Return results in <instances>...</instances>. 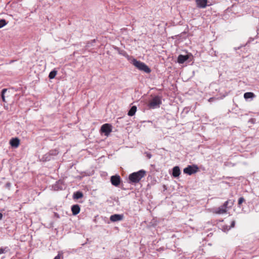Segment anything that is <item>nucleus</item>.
<instances>
[{
    "label": "nucleus",
    "instance_id": "22",
    "mask_svg": "<svg viewBox=\"0 0 259 259\" xmlns=\"http://www.w3.org/2000/svg\"><path fill=\"white\" fill-rule=\"evenodd\" d=\"M245 201L244 198L243 197H241L239 198L238 205L240 206V205Z\"/></svg>",
    "mask_w": 259,
    "mask_h": 259
},
{
    "label": "nucleus",
    "instance_id": "16",
    "mask_svg": "<svg viewBox=\"0 0 259 259\" xmlns=\"http://www.w3.org/2000/svg\"><path fill=\"white\" fill-rule=\"evenodd\" d=\"M136 111L137 107L136 106H133L128 111L127 114L128 116H132L135 114Z\"/></svg>",
    "mask_w": 259,
    "mask_h": 259
},
{
    "label": "nucleus",
    "instance_id": "19",
    "mask_svg": "<svg viewBox=\"0 0 259 259\" xmlns=\"http://www.w3.org/2000/svg\"><path fill=\"white\" fill-rule=\"evenodd\" d=\"M57 71L56 70H54L52 71L49 73V77L50 79L54 78L55 77L56 75H57Z\"/></svg>",
    "mask_w": 259,
    "mask_h": 259
},
{
    "label": "nucleus",
    "instance_id": "10",
    "mask_svg": "<svg viewBox=\"0 0 259 259\" xmlns=\"http://www.w3.org/2000/svg\"><path fill=\"white\" fill-rule=\"evenodd\" d=\"M111 184L117 187L119 185H121V187L124 189H128V188H124V185L121 182V179H110Z\"/></svg>",
    "mask_w": 259,
    "mask_h": 259
},
{
    "label": "nucleus",
    "instance_id": "23",
    "mask_svg": "<svg viewBox=\"0 0 259 259\" xmlns=\"http://www.w3.org/2000/svg\"><path fill=\"white\" fill-rule=\"evenodd\" d=\"M7 89H4L2 90V100L4 102H5V96H4V93L7 91Z\"/></svg>",
    "mask_w": 259,
    "mask_h": 259
},
{
    "label": "nucleus",
    "instance_id": "29",
    "mask_svg": "<svg viewBox=\"0 0 259 259\" xmlns=\"http://www.w3.org/2000/svg\"><path fill=\"white\" fill-rule=\"evenodd\" d=\"M10 186H11V183H7L6 184V187L7 188H9L10 187Z\"/></svg>",
    "mask_w": 259,
    "mask_h": 259
},
{
    "label": "nucleus",
    "instance_id": "17",
    "mask_svg": "<svg viewBox=\"0 0 259 259\" xmlns=\"http://www.w3.org/2000/svg\"><path fill=\"white\" fill-rule=\"evenodd\" d=\"M127 183L131 185H135L139 183L141 179H126Z\"/></svg>",
    "mask_w": 259,
    "mask_h": 259
},
{
    "label": "nucleus",
    "instance_id": "4",
    "mask_svg": "<svg viewBox=\"0 0 259 259\" xmlns=\"http://www.w3.org/2000/svg\"><path fill=\"white\" fill-rule=\"evenodd\" d=\"M100 132L104 133L106 136H108L112 132V126L110 124L105 123L103 124L101 127Z\"/></svg>",
    "mask_w": 259,
    "mask_h": 259
},
{
    "label": "nucleus",
    "instance_id": "3",
    "mask_svg": "<svg viewBox=\"0 0 259 259\" xmlns=\"http://www.w3.org/2000/svg\"><path fill=\"white\" fill-rule=\"evenodd\" d=\"M52 189L54 191L62 190L66 188V185L64 182V179H59L56 182L55 184L52 185Z\"/></svg>",
    "mask_w": 259,
    "mask_h": 259
},
{
    "label": "nucleus",
    "instance_id": "15",
    "mask_svg": "<svg viewBox=\"0 0 259 259\" xmlns=\"http://www.w3.org/2000/svg\"><path fill=\"white\" fill-rule=\"evenodd\" d=\"M83 196V193L82 192L78 191L73 193V198L74 199H78L82 198Z\"/></svg>",
    "mask_w": 259,
    "mask_h": 259
},
{
    "label": "nucleus",
    "instance_id": "26",
    "mask_svg": "<svg viewBox=\"0 0 259 259\" xmlns=\"http://www.w3.org/2000/svg\"><path fill=\"white\" fill-rule=\"evenodd\" d=\"M229 200H227L224 202V203L223 204L224 206H225L226 209L228 208V205L229 204Z\"/></svg>",
    "mask_w": 259,
    "mask_h": 259
},
{
    "label": "nucleus",
    "instance_id": "6",
    "mask_svg": "<svg viewBox=\"0 0 259 259\" xmlns=\"http://www.w3.org/2000/svg\"><path fill=\"white\" fill-rule=\"evenodd\" d=\"M146 176V171L144 170H140L137 172L131 174L128 178H143Z\"/></svg>",
    "mask_w": 259,
    "mask_h": 259
},
{
    "label": "nucleus",
    "instance_id": "9",
    "mask_svg": "<svg viewBox=\"0 0 259 259\" xmlns=\"http://www.w3.org/2000/svg\"><path fill=\"white\" fill-rule=\"evenodd\" d=\"M197 7L199 8H205L207 6V0H195Z\"/></svg>",
    "mask_w": 259,
    "mask_h": 259
},
{
    "label": "nucleus",
    "instance_id": "8",
    "mask_svg": "<svg viewBox=\"0 0 259 259\" xmlns=\"http://www.w3.org/2000/svg\"><path fill=\"white\" fill-rule=\"evenodd\" d=\"M20 144V141L18 138H12L10 141V144L13 148H18Z\"/></svg>",
    "mask_w": 259,
    "mask_h": 259
},
{
    "label": "nucleus",
    "instance_id": "32",
    "mask_svg": "<svg viewBox=\"0 0 259 259\" xmlns=\"http://www.w3.org/2000/svg\"><path fill=\"white\" fill-rule=\"evenodd\" d=\"M114 259H119V258H114Z\"/></svg>",
    "mask_w": 259,
    "mask_h": 259
},
{
    "label": "nucleus",
    "instance_id": "5",
    "mask_svg": "<svg viewBox=\"0 0 259 259\" xmlns=\"http://www.w3.org/2000/svg\"><path fill=\"white\" fill-rule=\"evenodd\" d=\"M183 171L185 174L191 175L197 172L198 171V167L195 165H188L184 169Z\"/></svg>",
    "mask_w": 259,
    "mask_h": 259
},
{
    "label": "nucleus",
    "instance_id": "18",
    "mask_svg": "<svg viewBox=\"0 0 259 259\" xmlns=\"http://www.w3.org/2000/svg\"><path fill=\"white\" fill-rule=\"evenodd\" d=\"M254 95L251 92H247L244 94V98L246 99L254 97Z\"/></svg>",
    "mask_w": 259,
    "mask_h": 259
},
{
    "label": "nucleus",
    "instance_id": "1",
    "mask_svg": "<svg viewBox=\"0 0 259 259\" xmlns=\"http://www.w3.org/2000/svg\"><path fill=\"white\" fill-rule=\"evenodd\" d=\"M132 63L137 68L141 71L147 73H149L151 71V69L147 65L140 61L134 59L132 60Z\"/></svg>",
    "mask_w": 259,
    "mask_h": 259
},
{
    "label": "nucleus",
    "instance_id": "20",
    "mask_svg": "<svg viewBox=\"0 0 259 259\" xmlns=\"http://www.w3.org/2000/svg\"><path fill=\"white\" fill-rule=\"evenodd\" d=\"M9 250V249L8 247H6L4 248H0V254L5 253L8 252Z\"/></svg>",
    "mask_w": 259,
    "mask_h": 259
},
{
    "label": "nucleus",
    "instance_id": "21",
    "mask_svg": "<svg viewBox=\"0 0 259 259\" xmlns=\"http://www.w3.org/2000/svg\"><path fill=\"white\" fill-rule=\"evenodd\" d=\"M7 24V23L5 19L0 20V28L5 26Z\"/></svg>",
    "mask_w": 259,
    "mask_h": 259
},
{
    "label": "nucleus",
    "instance_id": "14",
    "mask_svg": "<svg viewBox=\"0 0 259 259\" xmlns=\"http://www.w3.org/2000/svg\"><path fill=\"white\" fill-rule=\"evenodd\" d=\"M180 174V169L179 166H175L172 169V176L174 177H178Z\"/></svg>",
    "mask_w": 259,
    "mask_h": 259
},
{
    "label": "nucleus",
    "instance_id": "2",
    "mask_svg": "<svg viewBox=\"0 0 259 259\" xmlns=\"http://www.w3.org/2000/svg\"><path fill=\"white\" fill-rule=\"evenodd\" d=\"M161 104V98L158 96H156L153 97L149 101L148 106L150 108L155 109L159 107Z\"/></svg>",
    "mask_w": 259,
    "mask_h": 259
},
{
    "label": "nucleus",
    "instance_id": "25",
    "mask_svg": "<svg viewBox=\"0 0 259 259\" xmlns=\"http://www.w3.org/2000/svg\"><path fill=\"white\" fill-rule=\"evenodd\" d=\"M62 255V253H59L57 256L55 257L54 259H61V256Z\"/></svg>",
    "mask_w": 259,
    "mask_h": 259
},
{
    "label": "nucleus",
    "instance_id": "27",
    "mask_svg": "<svg viewBox=\"0 0 259 259\" xmlns=\"http://www.w3.org/2000/svg\"><path fill=\"white\" fill-rule=\"evenodd\" d=\"M110 178H120V176L118 175L112 176Z\"/></svg>",
    "mask_w": 259,
    "mask_h": 259
},
{
    "label": "nucleus",
    "instance_id": "11",
    "mask_svg": "<svg viewBox=\"0 0 259 259\" xmlns=\"http://www.w3.org/2000/svg\"><path fill=\"white\" fill-rule=\"evenodd\" d=\"M80 208L78 204H74L71 206V211L73 215H76L80 212Z\"/></svg>",
    "mask_w": 259,
    "mask_h": 259
},
{
    "label": "nucleus",
    "instance_id": "12",
    "mask_svg": "<svg viewBox=\"0 0 259 259\" xmlns=\"http://www.w3.org/2000/svg\"><path fill=\"white\" fill-rule=\"evenodd\" d=\"M189 57L188 55H180L178 58V62L180 64L184 63L189 59Z\"/></svg>",
    "mask_w": 259,
    "mask_h": 259
},
{
    "label": "nucleus",
    "instance_id": "28",
    "mask_svg": "<svg viewBox=\"0 0 259 259\" xmlns=\"http://www.w3.org/2000/svg\"><path fill=\"white\" fill-rule=\"evenodd\" d=\"M54 216L56 218H58V219L60 218L59 214L58 213H57V212H54Z\"/></svg>",
    "mask_w": 259,
    "mask_h": 259
},
{
    "label": "nucleus",
    "instance_id": "30",
    "mask_svg": "<svg viewBox=\"0 0 259 259\" xmlns=\"http://www.w3.org/2000/svg\"><path fill=\"white\" fill-rule=\"evenodd\" d=\"M213 100H214L213 98H210L209 99L208 101L209 102H211V101H213Z\"/></svg>",
    "mask_w": 259,
    "mask_h": 259
},
{
    "label": "nucleus",
    "instance_id": "24",
    "mask_svg": "<svg viewBox=\"0 0 259 259\" xmlns=\"http://www.w3.org/2000/svg\"><path fill=\"white\" fill-rule=\"evenodd\" d=\"M235 225V221L233 220L232 221L230 226H229V228L227 229V230H229L231 228L234 227Z\"/></svg>",
    "mask_w": 259,
    "mask_h": 259
},
{
    "label": "nucleus",
    "instance_id": "13",
    "mask_svg": "<svg viewBox=\"0 0 259 259\" xmlns=\"http://www.w3.org/2000/svg\"><path fill=\"white\" fill-rule=\"evenodd\" d=\"M227 212L226 208L223 205L216 208L215 212L217 214H223Z\"/></svg>",
    "mask_w": 259,
    "mask_h": 259
},
{
    "label": "nucleus",
    "instance_id": "7",
    "mask_svg": "<svg viewBox=\"0 0 259 259\" xmlns=\"http://www.w3.org/2000/svg\"><path fill=\"white\" fill-rule=\"evenodd\" d=\"M123 218V214H114L110 216V220L112 222H115L122 220Z\"/></svg>",
    "mask_w": 259,
    "mask_h": 259
},
{
    "label": "nucleus",
    "instance_id": "31",
    "mask_svg": "<svg viewBox=\"0 0 259 259\" xmlns=\"http://www.w3.org/2000/svg\"><path fill=\"white\" fill-rule=\"evenodd\" d=\"M3 218V214L0 212V220L2 219Z\"/></svg>",
    "mask_w": 259,
    "mask_h": 259
}]
</instances>
